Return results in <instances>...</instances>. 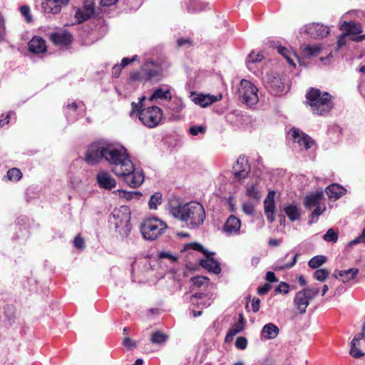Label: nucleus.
Returning <instances> with one entry per match:
<instances>
[{"instance_id": "49530a36", "label": "nucleus", "mask_w": 365, "mask_h": 365, "mask_svg": "<svg viewBox=\"0 0 365 365\" xmlns=\"http://www.w3.org/2000/svg\"><path fill=\"white\" fill-rule=\"evenodd\" d=\"M329 274V272L326 269H319L314 272V278L320 282L324 281Z\"/></svg>"}, {"instance_id": "7ed1b4c3", "label": "nucleus", "mask_w": 365, "mask_h": 365, "mask_svg": "<svg viewBox=\"0 0 365 365\" xmlns=\"http://www.w3.org/2000/svg\"><path fill=\"white\" fill-rule=\"evenodd\" d=\"M145 100V96L139 99L138 103L133 102L130 115L133 116L136 112L140 122L146 127L153 128L158 126L163 117V111L160 108L153 106L146 108H142L143 102Z\"/></svg>"}, {"instance_id": "338daca9", "label": "nucleus", "mask_w": 365, "mask_h": 365, "mask_svg": "<svg viewBox=\"0 0 365 365\" xmlns=\"http://www.w3.org/2000/svg\"><path fill=\"white\" fill-rule=\"evenodd\" d=\"M123 68V67H121V65H120V66L115 65V66H113V69H112L113 76H115V78H118L119 76L120 71Z\"/></svg>"}, {"instance_id": "864d4df0", "label": "nucleus", "mask_w": 365, "mask_h": 365, "mask_svg": "<svg viewBox=\"0 0 365 365\" xmlns=\"http://www.w3.org/2000/svg\"><path fill=\"white\" fill-rule=\"evenodd\" d=\"M20 11L21 14L25 17L27 22H31L32 21V17L30 14V8L28 6H22L20 8Z\"/></svg>"}, {"instance_id": "de8ad7c7", "label": "nucleus", "mask_w": 365, "mask_h": 365, "mask_svg": "<svg viewBox=\"0 0 365 365\" xmlns=\"http://www.w3.org/2000/svg\"><path fill=\"white\" fill-rule=\"evenodd\" d=\"M206 131V127L200 125H194L189 128V133L194 136L197 135L198 134H204Z\"/></svg>"}, {"instance_id": "37998d69", "label": "nucleus", "mask_w": 365, "mask_h": 365, "mask_svg": "<svg viewBox=\"0 0 365 365\" xmlns=\"http://www.w3.org/2000/svg\"><path fill=\"white\" fill-rule=\"evenodd\" d=\"M167 339L168 336L165 334L160 331H155L152 335L151 341L153 344H160L164 343L167 340Z\"/></svg>"}, {"instance_id": "b1692460", "label": "nucleus", "mask_w": 365, "mask_h": 365, "mask_svg": "<svg viewBox=\"0 0 365 365\" xmlns=\"http://www.w3.org/2000/svg\"><path fill=\"white\" fill-rule=\"evenodd\" d=\"M309 302L306 292L303 289L297 292L294 299V304L300 314H304L306 312Z\"/></svg>"}, {"instance_id": "7c9ffc66", "label": "nucleus", "mask_w": 365, "mask_h": 365, "mask_svg": "<svg viewBox=\"0 0 365 365\" xmlns=\"http://www.w3.org/2000/svg\"><path fill=\"white\" fill-rule=\"evenodd\" d=\"M284 211L291 221H295L300 217V212L299 208L294 204L285 206L284 207Z\"/></svg>"}, {"instance_id": "6e6d98bb", "label": "nucleus", "mask_w": 365, "mask_h": 365, "mask_svg": "<svg viewBox=\"0 0 365 365\" xmlns=\"http://www.w3.org/2000/svg\"><path fill=\"white\" fill-rule=\"evenodd\" d=\"M276 291L279 293L287 294L289 291V286L286 282H281L276 288Z\"/></svg>"}, {"instance_id": "052dcab7", "label": "nucleus", "mask_w": 365, "mask_h": 365, "mask_svg": "<svg viewBox=\"0 0 365 365\" xmlns=\"http://www.w3.org/2000/svg\"><path fill=\"white\" fill-rule=\"evenodd\" d=\"M260 307V299L258 298L253 299L252 302V309L254 312H257Z\"/></svg>"}, {"instance_id": "72a5a7b5", "label": "nucleus", "mask_w": 365, "mask_h": 365, "mask_svg": "<svg viewBox=\"0 0 365 365\" xmlns=\"http://www.w3.org/2000/svg\"><path fill=\"white\" fill-rule=\"evenodd\" d=\"M321 51V47L319 45L305 46L302 50V54L305 58H310L317 56Z\"/></svg>"}, {"instance_id": "bb28decb", "label": "nucleus", "mask_w": 365, "mask_h": 365, "mask_svg": "<svg viewBox=\"0 0 365 365\" xmlns=\"http://www.w3.org/2000/svg\"><path fill=\"white\" fill-rule=\"evenodd\" d=\"M324 197V192L322 191H317L307 195L305 197L304 205L308 209L314 207L321 203V200Z\"/></svg>"}, {"instance_id": "5fc2aeb1", "label": "nucleus", "mask_w": 365, "mask_h": 365, "mask_svg": "<svg viewBox=\"0 0 365 365\" xmlns=\"http://www.w3.org/2000/svg\"><path fill=\"white\" fill-rule=\"evenodd\" d=\"M247 346V340L243 336H239L235 341V346L240 349H245Z\"/></svg>"}, {"instance_id": "e433bc0d", "label": "nucleus", "mask_w": 365, "mask_h": 365, "mask_svg": "<svg viewBox=\"0 0 365 365\" xmlns=\"http://www.w3.org/2000/svg\"><path fill=\"white\" fill-rule=\"evenodd\" d=\"M184 108L185 104L182 98H175L168 109L175 113H179L184 109Z\"/></svg>"}, {"instance_id": "58836bf2", "label": "nucleus", "mask_w": 365, "mask_h": 365, "mask_svg": "<svg viewBox=\"0 0 365 365\" xmlns=\"http://www.w3.org/2000/svg\"><path fill=\"white\" fill-rule=\"evenodd\" d=\"M6 177L11 181H18L22 178V173L19 169L14 168L8 170Z\"/></svg>"}, {"instance_id": "5701e85b", "label": "nucleus", "mask_w": 365, "mask_h": 365, "mask_svg": "<svg viewBox=\"0 0 365 365\" xmlns=\"http://www.w3.org/2000/svg\"><path fill=\"white\" fill-rule=\"evenodd\" d=\"M279 333V329L273 323L266 324L262 329L260 337L263 340L274 339Z\"/></svg>"}, {"instance_id": "9b49d317", "label": "nucleus", "mask_w": 365, "mask_h": 365, "mask_svg": "<svg viewBox=\"0 0 365 365\" xmlns=\"http://www.w3.org/2000/svg\"><path fill=\"white\" fill-rule=\"evenodd\" d=\"M189 98L196 106L202 108H206L212 103L220 101L222 96L221 94L214 96L211 94L191 92Z\"/></svg>"}, {"instance_id": "c03bdc74", "label": "nucleus", "mask_w": 365, "mask_h": 365, "mask_svg": "<svg viewBox=\"0 0 365 365\" xmlns=\"http://www.w3.org/2000/svg\"><path fill=\"white\" fill-rule=\"evenodd\" d=\"M247 195L250 197L256 200H258L261 197L260 192L257 185H254L248 187L247 190Z\"/></svg>"}, {"instance_id": "2f4dec72", "label": "nucleus", "mask_w": 365, "mask_h": 365, "mask_svg": "<svg viewBox=\"0 0 365 365\" xmlns=\"http://www.w3.org/2000/svg\"><path fill=\"white\" fill-rule=\"evenodd\" d=\"M360 346L361 341H359L358 338H354L351 342L350 355L356 359L363 356L364 353L359 349Z\"/></svg>"}, {"instance_id": "0e129e2a", "label": "nucleus", "mask_w": 365, "mask_h": 365, "mask_svg": "<svg viewBox=\"0 0 365 365\" xmlns=\"http://www.w3.org/2000/svg\"><path fill=\"white\" fill-rule=\"evenodd\" d=\"M364 243V239L360 235L356 237L354 240L350 241L348 244V247H352L359 243Z\"/></svg>"}, {"instance_id": "3c124183", "label": "nucleus", "mask_w": 365, "mask_h": 365, "mask_svg": "<svg viewBox=\"0 0 365 365\" xmlns=\"http://www.w3.org/2000/svg\"><path fill=\"white\" fill-rule=\"evenodd\" d=\"M187 9L189 11H199L202 10V7L197 0H190Z\"/></svg>"}, {"instance_id": "cd10ccee", "label": "nucleus", "mask_w": 365, "mask_h": 365, "mask_svg": "<svg viewBox=\"0 0 365 365\" xmlns=\"http://www.w3.org/2000/svg\"><path fill=\"white\" fill-rule=\"evenodd\" d=\"M114 193L121 199H124L127 201H130L132 200H140L143 194L138 191H126L124 190H117L114 191Z\"/></svg>"}, {"instance_id": "4d7b16f0", "label": "nucleus", "mask_w": 365, "mask_h": 365, "mask_svg": "<svg viewBox=\"0 0 365 365\" xmlns=\"http://www.w3.org/2000/svg\"><path fill=\"white\" fill-rule=\"evenodd\" d=\"M242 210L245 214L249 215H253L255 212L254 206L251 203L243 204Z\"/></svg>"}, {"instance_id": "6ab92c4d", "label": "nucleus", "mask_w": 365, "mask_h": 365, "mask_svg": "<svg viewBox=\"0 0 365 365\" xmlns=\"http://www.w3.org/2000/svg\"><path fill=\"white\" fill-rule=\"evenodd\" d=\"M98 186L106 190H111L116 186L115 180L105 170H100L96 175Z\"/></svg>"}, {"instance_id": "603ef678", "label": "nucleus", "mask_w": 365, "mask_h": 365, "mask_svg": "<svg viewBox=\"0 0 365 365\" xmlns=\"http://www.w3.org/2000/svg\"><path fill=\"white\" fill-rule=\"evenodd\" d=\"M349 40H351V36H349L348 33L345 32L343 34H341L337 40V48H339L341 46L346 45L348 41Z\"/></svg>"}, {"instance_id": "0eeeda50", "label": "nucleus", "mask_w": 365, "mask_h": 365, "mask_svg": "<svg viewBox=\"0 0 365 365\" xmlns=\"http://www.w3.org/2000/svg\"><path fill=\"white\" fill-rule=\"evenodd\" d=\"M163 68L158 63L153 61L145 62L139 71L132 73L130 78L132 81H159L162 78Z\"/></svg>"}, {"instance_id": "4be33fe9", "label": "nucleus", "mask_w": 365, "mask_h": 365, "mask_svg": "<svg viewBox=\"0 0 365 365\" xmlns=\"http://www.w3.org/2000/svg\"><path fill=\"white\" fill-rule=\"evenodd\" d=\"M51 39L54 44L58 46H67L71 43L72 35L66 31H59L51 34Z\"/></svg>"}, {"instance_id": "8fccbe9b", "label": "nucleus", "mask_w": 365, "mask_h": 365, "mask_svg": "<svg viewBox=\"0 0 365 365\" xmlns=\"http://www.w3.org/2000/svg\"><path fill=\"white\" fill-rule=\"evenodd\" d=\"M303 290L306 292L307 297L309 301L314 299L319 292V289L317 287L304 289Z\"/></svg>"}, {"instance_id": "f257e3e1", "label": "nucleus", "mask_w": 365, "mask_h": 365, "mask_svg": "<svg viewBox=\"0 0 365 365\" xmlns=\"http://www.w3.org/2000/svg\"><path fill=\"white\" fill-rule=\"evenodd\" d=\"M104 159L112 165V171L124 178L131 187H139L144 181V175L140 169L135 168L126 148L118 143L100 140L92 143L88 148L85 160L96 165Z\"/></svg>"}, {"instance_id": "423d86ee", "label": "nucleus", "mask_w": 365, "mask_h": 365, "mask_svg": "<svg viewBox=\"0 0 365 365\" xmlns=\"http://www.w3.org/2000/svg\"><path fill=\"white\" fill-rule=\"evenodd\" d=\"M131 212L128 206L122 205L115 208L112 212L110 222L114 225L115 230L122 236H127L131 229Z\"/></svg>"}, {"instance_id": "f03ea898", "label": "nucleus", "mask_w": 365, "mask_h": 365, "mask_svg": "<svg viewBox=\"0 0 365 365\" xmlns=\"http://www.w3.org/2000/svg\"><path fill=\"white\" fill-rule=\"evenodd\" d=\"M166 210L173 217L185 223L188 228H197L205 220L204 207L195 201L181 203L178 200L170 199Z\"/></svg>"}, {"instance_id": "f8f14e48", "label": "nucleus", "mask_w": 365, "mask_h": 365, "mask_svg": "<svg viewBox=\"0 0 365 365\" xmlns=\"http://www.w3.org/2000/svg\"><path fill=\"white\" fill-rule=\"evenodd\" d=\"M250 171L248 160L245 156H240L232 167L234 180L240 181L245 178Z\"/></svg>"}, {"instance_id": "39448f33", "label": "nucleus", "mask_w": 365, "mask_h": 365, "mask_svg": "<svg viewBox=\"0 0 365 365\" xmlns=\"http://www.w3.org/2000/svg\"><path fill=\"white\" fill-rule=\"evenodd\" d=\"M167 228V224L156 217H149L145 219L140 227L143 238L150 241L159 238Z\"/></svg>"}, {"instance_id": "13d9d810", "label": "nucleus", "mask_w": 365, "mask_h": 365, "mask_svg": "<svg viewBox=\"0 0 365 365\" xmlns=\"http://www.w3.org/2000/svg\"><path fill=\"white\" fill-rule=\"evenodd\" d=\"M123 344L126 348L130 349L135 346L136 344L129 337H125L123 340Z\"/></svg>"}, {"instance_id": "f704fd0d", "label": "nucleus", "mask_w": 365, "mask_h": 365, "mask_svg": "<svg viewBox=\"0 0 365 365\" xmlns=\"http://www.w3.org/2000/svg\"><path fill=\"white\" fill-rule=\"evenodd\" d=\"M205 295L202 293L195 294L191 297V302L197 307H207L210 305L211 302H205L203 298Z\"/></svg>"}, {"instance_id": "412c9836", "label": "nucleus", "mask_w": 365, "mask_h": 365, "mask_svg": "<svg viewBox=\"0 0 365 365\" xmlns=\"http://www.w3.org/2000/svg\"><path fill=\"white\" fill-rule=\"evenodd\" d=\"M68 1L69 0H43L42 9L46 13L56 14Z\"/></svg>"}, {"instance_id": "ddd939ff", "label": "nucleus", "mask_w": 365, "mask_h": 365, "mask_svg": "<svg viewBox=\"0 0 365 365\" xmlns=\"http://www.w3.org/2000/svg\"><path fill=\"white\" fill-rule=\"evenodd\" d=\"M340 29L348 33L351 38V41H360L365 38V35H359L362 33L363 30L361 24L359 23L344 21L340 26Z\"/></svg>"}, {"instance_id": "6e6552de", "label": "nucleus", "mask_w": 365, "mask_h": 365, "mask_svg": "<svg viewBox=\"0 0 365 365\" xmlns=\"http://www.w3.org/2000/svg\"><path fill=\"white\" fill-rule=\"evenodd\" d=\"M238 98L249 107L255 106L259 101L257 87L251 81L242 79L238 88Z\"/></svg>"}, {"instance_id": "393cba45", "label": "nucleus", "mask_w": 365, "mask_h": 365, "mask_svg": "<svg viewBox=\"0 0 365 365\" xmlns=\"http://www.w3.org/2000/svg\"><path fill=\"white\" fill-rule=\"evenodd\" d=\"M172 99V94L170 89L162 87L155 89L152 95L149 97L148 100L150 102H158L159 100H168Z\"/></svg>"}, {"instance_id": "c756f323", "label": "nucleus", "mask_w": 365, "mask_h": 365, "mask_svg": "<svg viewBox=\"0 0 365 365\" xmlns=\"http://www.w3.org/2000/svg\"><path fill=\"white\" fill-rule=\"evenodd\" d=\"M359 269L356 268H351L346 270L338 271L337 274H334L335 277H341L343 282H348L352 280L358 274Z\"/></svg>"}, {"instance_id": "c85d7f7f", "label": "nucleus", "mask_w": 365, "mask_h": 365, "mask_svg": "<svg viewBox=\"0 0 365 365\" xmlns=\"http://www.w3.org/2000/svg\"><path fill=\"white\" fill-rule=\"evenodd\" d=\"M346 190L338 184H332L326 188V192L329 198L338 199L342 196Z\"/></svg>"}, {"instance_id": "79ce46f5", "label": "nucleus", "mask_w": 365, "mask_h": 365, "mask_svg": "<svg viewBox=\"0 0 365 365\" xmlns=\"http://www.w3.org/2000/svg\"><path fill=\"white\" fill-rule=\"evenodd\" d=\"M190 281L194 287H200L207 284L209 279L203 276H197L191 278Z\"/></svg>"}, {"instance_id": "20e7f679", "label": "nucleus", "mask_w": 365, "mask_h": 365, "mask_svg": "<svg viewBox=\"0 0 365 365\" xmlns=\"http://www.w3.org/2000/svg\"><path fill=\"white\" fill-rule=\"evenodd\" d=\"M307 100L314 114L322 115L333 108L331 96L327 92H321L317 88H311L307 93Z\"/></svg>"}, {"instance_id": "ea45409f", "label": "nucleus", "mask_w": 365, "mask_h": 365, "mask_svg": "<svg viewBox=\"0 0 365 365\" xmlns=\"http://www.w3.org/2000/svg\"><path fill=\"white\" fill-rule=\"evenodd\" d=\"M244 327L245 320L242 314H240L239 320L230 328V331L236 335L241 332L244 329Z\"/></svg>"}, {"instance_id": "4468645a", "label": "nucleus", "mask_w": 365, "mask_h": 365, "mask_svg": "<svg viewBox=\"0 0 365 365\" xmlns=\"http://www.w3.org/2000/svg\"><path fill=\"white\" fill-rule=\"evenodd\" d=\"M270 44L277 50L278 53H280L290 65L295 66L296 61H297L300 65H302L301 58L294 51L282 46L279 44V41H270Z\"/></svg>"}, {"instance_id": "69168bd1", "label": "nucleus", "mask_w": 365, "mask_h": 365, "mask_svg": "<svg viewBox=\"0 0 365 365\" xmlns=\"http://www.w3.org/2000/svg\"><path fill=\"white\" fill-rule=\"evenodd\" d=\"M265 278L268 282H274L277 281L274 273L272 272H267Z\"/></svg>"}, {"instance_id": "9d476101", "label": "nucleus", "mask_w": 365, "mask_h": 365, "mask_svg": "<svg viewBox=\"0 0 365 365\" xmlns=\"http://www.w3.org/2000/svg\"><path fill=\"white\" fill-rule=\"evenodd\" d=\"M266 88L274 95H278L284 91V82L279 73H267L264 78Z\"/></svg>"}, {"instance_id": "aec40b11", "label": "nucleus", "mask_w": 365, "mask_h": 365, "mask_svg": "<svg viewBox=\"0 0 365 365\" xmlns=\"http://www.w3.org/2000/svg\"><path fill=\"white\" fill-rule=\"evenodd\" d=\"M274 191H269L264 201V213L267 220L272 222L275 220Z\"/></svg>"}, {"instance_id": "a878e982", "label": "nucleus", "mask_w": 365, "mask_h": 365, "mask_svg": "<svg viewBox=\"0 0 365 365\" xmlns=\"http://www.w3.org/2000/svg\"><path fill=\"white\" fill-rule=\"evenodd\" d=\"M29 49L34 53H41L46 51L45 41L39 37L34 36L29 43Z\"/></svg>"}, {"instance_id": "c9c22d12", "label": "nucleus", "mask_w": 365, "mask_h": 365, "mask_svg": "<svg viewBox=\"0 0 365 365\" xmlns=\"http://www.w3.org/2000/svg\"><path fill=\"white\" fill-rule=\"evenodd\" d=\"M327 261V257L323 255H317L312 257L308 262V265L313 269H317L322 266Z\"/></svg>"}, {"instance_id": "2eb2a0df", "label": "nucleus", "mask_w": 365, "mask_h": 365, "mask_svg": "<svg viewBox=\"0 0 365 365\" xmlns=\"http://www.w3.org/2000/svg\"><path fill=\"white\" fill-rule=\"evenodd\" d=\"M329 32L327 26L315 23L307 24L301 29V33L307 34L312 38H324Z\"/></svg>"}, {"instance_id": "09e8293b", "label": "nucleus", "mask_w": 365, "mask_h": 365, "mask_svg": "<svg viewBox=\"0 0 365 365\" xmlns=\"http://www.w3.org/2000/svg\"><path fill=\"white\" fill-rule=\"evenodd\" d=\"M299 256V254H296L293 257L292 260L290 263L284 264L283 265H276V267L274 268L275 270H283V269H289V268L294 267L297 261V258Z\"/></svg>"}, {"instance_id": "774afa93", "label": "nucleus", "mask_w": 365, "mask_h": 365, "mask_svg": "<svg viewBox=\"0 0 365 365\" xmlns=\"http://www.w3.org/2000/svg\"><path fill=\"white\" fill-rule=\"evenodd\" d=\"M354 338H358L359 341H361V340L365 341V326H363L362 331L359 334L356 335Z\"/></svg>"}, {"instance_id": "bf43d9fd", "label": "nucleus", "mask_w": 365, "mask_h": 365, "mask_svg": "<svg viewBox=\"0 0 365 365\" xmlns=\"http://www.w3.org/2000/svg\"><path fill=\"white\" fill-rule=\"evenodd\" d=\"M137 59H138L137 55L133 56L132 58L125 57L121 61V63H120L121 67L124 68L125 66H126L128 64H130V63L136 61Z\"/></svg>"}, {"instance_id": "a19ab883", "label": "nucleus", "mask_w": 365, "mask_h": 365, "mask_svg": "<svg viewBox=\"0 0 365 365\" xmlns=\"http://www.w3.org/2000/svg\"><path fill=\"white\" fill-rule=\"evenodd\" d=\"M315 207L316 208L314 210L311 215V223L317 222L318 220V217L321 215L326 210L325 205H321V203L315 206Z\"/></svg>"}, {"instance_id": "dca6fc26", "label": "nucleus", "mask_w": 365, "mask_h": 365, "mask_svg": "<svg viewBox=\"0 0 365 365\" xmlns=\"http://www.w3.org/2000/svg\"><path fill=\"white\" fill-rule=\"evenodd\" d=\"M290 135L294 142L297 143L300 148L305 150L309 149L314 144V141L312 138L299 129L292 128L290 131Z\"/></svg>"}, {"instance_id": "1a4fd4ad", "label": "nucleus", "mask_w": 365, "mask_h": 365, "mask_svg": "<svg viewBox=\"0 0 365 365\" xmlns=\"http://www.w3.org/2000/svg\"><path fill=\"white\" fill-rule=\"evenodd\" d=\"M186 249H192L194 250L203 252L205 258L200 262V265L205 269L213 273L218 274L221 271V268L217 261L212 257V253L208 252L204 250L203 247L198 243H190L186 245Z\"/></svg>"}, {"instance_id": "680f3d73", "label": "nucleus", "mask_w": 365, "mask_h": 365, "mask_svg": "<svg viewBox=\"0 0 365 365\" xmlns=\"http://www.w3.org/2000/svg\"><path fill=\"white\" fill-rule=\"evenodd\" d=\"M74 246L77 248H83L84 246V240L81 237H76L73 240Z\"/></svg>"}, {"instance_id": "f3484780", "label": "nucleus", "mask_w": 365, "mask_h": 365, "mask_svg": "<svg viewBox=\"0 0 365 365\" xmlns=\"http://www.w3.org/2000/svg\"><path fill=\"white\" fill-rule=\"evenodd\" d=\"M94 0H85L81 9H78L75 14L78 23H81L90 19L94 14Z\"/></svg>"}, {"instance_id": "e2e57ef3", "label": "nucleus", "mask_w": 365, "mask_h": 365, "mask_svg": "<svg viewBox=\"0 0 365 365\" xmlns=\"http://www.w3.org/2000/svg\"><path fill=\"white\" fill-rule=\"evenodd\" d=\"M270 289L271 286L269 284H265L262 287H260L257 289V292L259 294L263 295L267 294Z\"/></svg>"}, {"instance_id": "a18cd8bd", "label": "nucleus", "mask_w": 365, "mask_h": 365, "mask_svg": "<svg viewBox=\"0 0 365 365\" xmlns=\"http://www.w3.org/2000/svg\"><path fill=\"white\" fill-rule=\"evenodd\" d=\"M323 239L327 242H336L338 240V234L332 228H330L324 234Z\"/></svg>"}, {"instance_id": "4c0bfd02", "label": "nucleus", "mask_w": 365, "mask_h": 365, "mask_svg": "<svg viewBox=\"0 0 365 365\" xmlns=\"http://www.w3.org/2000/svg\"><path fill=\"white\" fill-rule=\"evenodd\" d=\"M264 58V56L263 55L258 52V53H256L255 51H252L247 57V66L248 67L249 69H251L250 68V64L251 63H257V62H260L262 61V60Z\"/></svg>"}, {"instance_id": "473e14b6", "label": "nucleus", "mask_w": 365, "mask_h": 365, "mask_svg": "<svg viewBox=\"0 0 365 365\" xmlns=\"http://www.w3.org/2000/svg\"><path fill=\"white\" fill-rule=\"evenodd\" d=\"M163 202V195L160 192L153 194L148 201V207L150 210H155Z\"/></svg>"}, {"instance_id": "a211bd4d", "label": "nucleus", "mask_w": 365, "mask_h": 365, "mask_svg": "<svg viewBox=\"0 0 365 365\" xmlns=\"http://www.w3.org/2000/svg\"><path fill=\"white\" fill-rule=\"evenodd\" d=\"M240 220L234 215H230L225 222L222 227V231L229 236L237 235L240 233Z\"/></svg>"}]
</instances>
